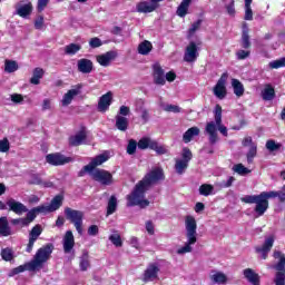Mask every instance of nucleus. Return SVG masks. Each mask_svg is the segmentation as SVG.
I'll use <instances>...</instances> for the list:
<instances>
[{"label": "nucleus", "instance_id": "1", "mask_svg": "<svg viewBox=\"0 0 285 285\" xmlns=\"http://www.w3.org/2000/svg\"><path fill=\"white\" fill-rule=\"evenodd\" d=\"M110 159L108 153L100 154L94 157L90 164L86 165L80 171L79 177H83L86 173H88L95 181H99L104 184V186H110L112 184V174L106 171L104 169H95L97 166H101V164H106Z\"/></svg>", "mask_w": 285, "mask_h": 285}, {"label": "nucleus", "instance_id": "2", "mask_svg": "<svg viewBox=\"0 0 285 285\" xmlns=\"http://www.w3.org/2000/svg\"><path fill=\"white\" fill-rule=\"evenodd\" d=\"M214 121H209L206 124L205 132L208 135L209 144L215 145L219 141V136L217 135V130L220 131V135L224 137H228V128L224 126L222 122V106L216 105L214 110Z\"/></svg>", "mask_w": 285, "mask_h": 285}, {"label": "nucleus", "instance_id": "3", "mask_svg": "<svg viewBox=\"0 0 285 285\" xmlns=\"http://www.w3.org/2000/svg\"><path fill=\"white\" fill-rule=\"evenodd\" d=\"M277 191H263L259 195H246L240 198L243 204H256L254 212L256 217H262L268 210V200L275 199Z\"/></svg>", "mask_w": 285, "mask_h": 285}, {"label": "nucleus", "instance_id": "4", "mask_svg": "<svg viewBox=\"0 0 285 285\" xmlns=\"http://www.w3.org/2000/svg\"><path fill=\"white\" fill-rule=\"evenodd\" d=\"M185 228L187 242L185 246L177 249L178 255H186V253H193V245L197 244V220L193 216H186Z\"/></svg>", "mask_w": 285, "mask_h": 285}, {"label": "nucleus", "instance_id": "5", "mask_svg": "<svg viewBox=\"0 0 285 285\" xmlns=\"http://www.w3.org/2000/svg\"><path fill=\"white\" fill-rule=\"evenodd\" d=\"M149 188L141 181H138L132 191L127 195V206H139V208H148L150 206V200L146 199V191Z\"/></svg>", "mask_w": 285, "mask_h": 285}, {"label": "nucleus", "instance_id": "6", "mask_svg": "<svg viewBox=\"0 0 285 285\" xmlns=\"http://www.w3.org/2000/svg\"><path fill=\"white\" fill-rule=\"evenodd\" d=\"M52 250H55L52 243L40 247L33 256V259L27 263L28 271H40V268H43V264L50 259Z\"/></svg>", "mask_w": 285, "mask_h": 285}, {"label": "nucleus", "instance_id": "7", "mask_svg": "<svg viewBox=\"0 0 285 285\" xmlns=\"http://www.w3.org/2000/svg\"><path fill=\"white\" fill-rule=\"evenodd\" d=\"M65 215L67 219H69L70 223L73 224L77 233L79 235H82L83 228L81 226H83V212L67 207L65 209Z\"/></svg>", "mask_w": 285, "mask_h": 285}, {"label": "nucleus", "instance_id": "8", "mask_svg": "<svg viewBox=\"0 0 285 285\" xmlns=\"http://www.w3.org/2000/svg\"><path fill=\"white\" fill-rule=\"evenodd\" d=\"M163 179H166V176L164 175V168L154 167L145 175V177L140 180V184H142L147 188H150L153 184H157V181H163Z\"/></svg>", "mask_w": 285, "mask_h": 285}, {"label": "nucleus", "instance_id": "9", "mask_svg": "<svg viewBox=\"0 0 285 285\" xmlns=\"http://www.w3.org/2000/svg\"><path fill=\"white\" fill-rule=\"evenodd\" d=\"M4 206L8 208V210L14 213L16 215H23V213H28V207L14 198L7 199Z\"/></svg>", "mask_w": 285, "mask_h": 285}, {"label": "nucleus", "instance_id": "10", "mask_svg": "<svg viewBox=\"0 0 285 285\" xmlns=\"http://www.w3.org/2000/svg\"><path fill=\"white\" fill-rule=\"evenodd\" d=\"M32 10H35V7H32V2L20 1L16 4L14 14H18V17H21V19H28V17L32 14Z\"/></svg>", "mask_w": 285, "mask_h": 285}, {"label": "nucleus", "instance_id": "11", "mask_svg": "<svg viewBox=\"0 0 285 285\" xmlns=\"http://www.w3.org/2000/svg\"><path fill=\"white\" fill-rule=\"evenodd\" d=\"M226 81H228V72H224L214 87V95L218 99L226 98Z\"/></svg>", "mask_w": 285, "mask_h": 285}, {"label": "nucleus", "instance_id": "12", "mask_svg": "<svg viewBox=\"0 0 285 285\" xmlns=\"http://www.w3.org/2000/svg\"><path fill=\"white\" fill-rule=\"evenodd\" d=\"M41 233H43V227L39 224L33 226L29 232V243L27 244V253H32V248H35V242L41 237Z\"/></svg>", "mask_w": 285, "mask_h": 285}, {"label": "nucleus", "instance_id": "13", "mask_svg": "<svg viewBox=\"0 0 285 285\" xmlns=\"http://www.w3.org/2000/svg\"><path fill=\"white\" fill-rule=\"evenodd\" d=\"M159 275V264L151 263L144 272L142 282H155Z\"/></svg>", "mask_w": 285, "mask_h": 285}, {"label": "nucleus", "instance_id": "14", "mask_svg": "<svg viewBox=\"0 0 285 285\" xmlns=\"http://www.w3.org/2000/svg\"><path fill=\"white\" fill-rule=\"evenodd\" d=\"M46 161L51 166H63L70 164L71 159L61 154H49L46 156Z\"/></svg>", "mask_w": 285, "mask_h": 285}, {"label": "nucleus", "instance_id": "15", "mask_svg": "<svg viewBox=\"0 0 285 285\" xmlns=\"http://www.w3.org/2000/svg\"><path fill=\"white\" fill-rule=\"evenodd\" d=\"M164 0H148V1H142L137 4V11L138 12H155L157 8H159V2Z\"/></svg>", "mask_w": 285, "mask_h": 285}, {"label": "nucleus", "instance_id": "16", "mask_svg": "<svg viewBox=\"0 0 285 285\" xmlns=\"http://www.w3.org/2000/svg\"><path fill=\"white\" fill-rule=\"evenodd\" d=\"M77 70L81 75H90L95 70V63L88 58H82L77 61Z\"/></svg>", "mask_w": 285, "mask_h": 285}, {"label": "nucleus", "instance_id": "17", "mask_svg": "<svg viewBox=\"0 0 285 285\" xmlns=\"http://www.w3.org/2000/svg\"><path fill=\"white\" fill-rule=\"evenodd\" d=\"M86 139H88V131L82 127L76 135L69 137V146H81L86 144Z\"/></svg>", "mask_w": 285, "mask_h": 285}, {"label": "nucleus", "instance_id": "18", "mask_svg": "<svg viewBox=\"0 0 285 285\" xmlns=\"http://www.w3.org/2000/svg\"><path fill=\"white\" fill-rule=\"evenodd\" d=\"M197 57H199V52L197 51V45L195 42H189L186 47L184 61L187 63H193L197 61Z\"/></svg>", "mask_w": 285, "mask_h": 285}, {"label": "nucleus", "instance_id": "19", "mask_svg": "<svg viewBox=\"0 0 285 285\" xmlns=\"http://www.w3.org/2000/svg\"><path fill=\"white\" fill-rule=\"evenodd\" d=\"M45 212V215H48V213H55V210H59L61 206H63V196L57 195L52 198L50 205H41Z\"/></svg>", "mask_w": 285, "mask_h": 285}, {"label": "nucleus", "instance_id": "20", "mask_svg": "<svg viewBox=\"0 0 285 285\" xmlns=\"http://www.w3.org/2000/svg\"><path fill=\"white\" fill-rule=\"evenodd\" d=\"M153 70L154 83H156V86H164L166 83V75L164 72V68H161V65H159L158 62L154 63Z\"/></svg>", "mask_w": 285, "mask_h": 285}, {"label": "nucleus", "instance_id": "21", "mask_svg": "<svg viewBox=\"0 0 285 285\" xmlns=\"http://www.w3.org/2000/svg\"><path fill=\"white\" fill-rule=\"evenodd\" d=\"M112 105V91L102 95L98 100V111L106 112Z\"/></svg>", "mask_w": 285, "mask_h": 285}, {"label": "nucleus", "instance_id": "22", "mask_svg": "<svg viewBox=\"0 0 285 285\" xmlns=\"http://www.w3.org/2000/svg\"><path fill=\"white\" fill-rule=\"evenodd\" d=\"M115 59H117L116 51H107L106 53H102L96 57V60L104 68H108V66H110V62L115 61Z\"/></svg>", "mask_w": 285, "mask_h": 285}, {"label": "nucleus", "instance_id": "23", "mask_svg": "<svg viewBox=\"0 0 285 285\" xmlns=\"http://www.w3.org/2000/svg\"><path fill=\"white\" fill-rule=\"evenodd\" d=\"M81 88H83L82 85H77L75 89L68 90V92H66L62 97V100H61L62 106L63 107L70 106L72 104V99H75V97H77V95L81 92Z\"/></svg>", "mask_w": 285, "mask_h": 285}, {"label": "nucleus", "instance_id": "24", "mask_svg": "<svg viewBox=\"0 0 285 285\" xmlns=\"http://www.w3.org/2000/svg\"><path fill=\"white\" fill-rule=\"evenodd\" d=\"M273 244H275V238L268 237L265 239V243L263 244L262 247H256V253L262 255V259H266V257H268V253H271Z\"/></svg>", "mask_w": 285, "mask_h": 285}, {"label": "nucleus", "instance_id": "25", "mask_svg": "<svg viewBox=\"0 0 285 285\" xmlns=\"http://www.w3.org/2000/svg\"><path fill=\"white\" fill-rule=\"evenodd\" d=\"M26 213L27 215L24 217V222H27V225L29 226L32 224V222H35V219H37V215H46V212H43V207L41 205L33 207L30 210L28 209Z\"/></svg>", "mask_w": 285, "mask_h": 285}, {"label": "nucleus", "instance_id": "26", "mask_svg": "<svg viewBox=\"0 0 285 285\" xmlns=\"http://www.w3.org/2000/svg\"><path fill=\"white\" fill-rule=\"evenodd\" d=\"M62 246L66 254L72 253V249L75 248V235H72L70 230L66 232L62 239Z\"/></svg>", "mask_w": 285, "mask_h": 285}, {"label": "nucleus", "instance_id": "27", "mask_svg": "<svg viewBox=\"0 0 285 285\" xmlns=\"http://www.w3.org/2000/svg\"><path fill=\"white\" fill-rule=\"evenodd\" d=\"M29 184L35 186H41L42 188H52L53 184L50 180H43L41 175L32 174L29 179Z\"/></svg>", "mask_w": 285, "mask_h": 285}, {"label": "nucleus", "instance_id": "28", "mask_svg": "<svg viewBox=\"0 0 285 285\" xmlns=\"http://www.w3.org/2000/svg\"><path fill=\"white\" fill-rule=\"evenodd\" d=\"M274 259H278V262L273 266L277 273H285V255L279 250L274 252Z\"/></svg>", "mask_w": 285, "mask_h": 285}, {"label": "nucleus", "instance_id": "29", "mask_svg": "<svg viewBox=\"0 0 285 285\" xmlns=\"http://www.w3.org/2000/svg\"><path fill=\"white\" fill-rule=\"evenodd\" d=\"M10 235H13V233L10 224L8 223V217H0V236L10 237Z\"/></svg>", "mask_w": 285, "mask_h": 285}, {"label": "nucleus", "instance_id": "30", "mask_svg": "<svg viewBox=\"0 0 285 285\" xmlns=\"http://www.w3.org/2000/svg\"><path fill=\"white\" fill-rule=\"evenodd\" d=\"M243 275L249 284L259 285V274L255 273L253 268H246L243 271Z\"/></svg>", "mask_w": 285, "mask_h": 285}, {"label": "nucleus", "instance_id": "31", "mask_svg": "<svg viewBox=\"0 0 285 285\" xmlns=\"http://www.w3.org/2000/svg\"><path fill=\"white\" fill-rule=\"evenodd\" d=\"M43 75H46V71L42 68H35L32 77L30 79V83L33 86H39L41 83V79H43Z\"/></svg>", "mask_w": 285, "mask_h": 285}, {"label": "nucleus", "instance_id": "32", "mask_svg": "<svg viewBox=\"0 0 285 285\" xmlns=\"http://www.w3.org/2000/svg\"><path fill=\"white\" fill-rule=\"evenodd\" d=\"M240 46L245 50H248V48H250V36L248 35V24H246V23L243 26Z\"/></svg>", "mask_w": 285, "mask_h": 285}, {"label": "nucleus", "instance_id": "33", "mask_svg": "<svg viewBox=\"0 0 285 285\" xmlns=\"http://www.w3.org/2000/svg\"><path fill=\"white\" fill-rule=\"evenodd\" d=\"M200 130L198 127H191L183 135V141L185 144H190L193 141V137H198Z\"/></svg>", "mask_w": 285, "mask_h": 285}, {"label": "nucleus", "instance_id": "34", "mask_svg": "<svg viewBox=\"0 0 285 285\" xmlns=\"http://www.w3.org/2000/svg\"><path fill=\"white\" fill-rule=\"evenodd\" d=\"M262 98L264 101H273V99H275V88L271 85H266L262 91Z\"/></svg>", "mask_w": 285, "mask_h": 285}, {"label": "nucleus", "instance_id": "35", "mask_svg": "<svg viewBox=\"0 0 285 285\" xmlns=\"http://www.w3.org/2000/svg\"><path fill=\"white\" fill-rule=\"evenodd\" d=\"M80 271L86 272L90 268V256L88 255V250H83L80 256L79 262Z\"/></svg>", "mask_w": 285, "mask_h": 285}, {"label": "nucleus", "instance_id": "36", "mask_svg": "<svg viewBox=\"0 0 285 285\" xmlns=\"http://www.w3.org/2000/svg\"><path fill=\"white\" fill-rule=\"evenodd\" d=\"M153 52V42L148 40H144L142 42L139 43L138 46V53L139 55H150Z\"/></svg>", "mask_w": 285, "mask_h": 285}, {"label": "nucleus", "instance_id": "37", "mask_svg": "<svg viewBox=\"0 0 285 285\" xmlns=\"http://www.w3.org/2000/svg\"><path fill=\"white\" fill-rule=\"evenodd\" d=\"M116 128L121 132H126L128 130V118L124 116H116Z\"/></svg>", "mask_w": 285, "mask_h": 285}, {"label": "nucleus", "instance_id": "38", "mask_svg": "<svg viewBox=\"0 0 285 285\" xmlns=\"http://www.w3.org/2000/svg\"><path fill=\"white\" fill-rule=\"evenodd\" d=\"M190 1L193 0H183L181 3L178 6L176 14L178 17H186L188 14V8H190Z\"/></svg>", "mask_w": 285, "mask_h": 285}, {"label": "nucleus", "instance_id": "39", "mask_svg": "<svg viewBox=\"0 0 285 285\" xmlns=\"http://www.w3.org/2000/svg\"><path fill=\"white\" fill-rule=\"evenodd\" d=\"M232 87L236 97H244V83L237 79H232Z\"/></svg>", "mask_w": 285, "mask_h": 285}, {"label": "nucleus", "instance_id": "40", "mask_svg": "<svg viewBox=\"0 0 285 285\" xmlns=\"http://www.w3.org/2000/svg\"><path fill=\"white\" fill-rule=\"evenodd\" d=\"M137 144L139 150H147V148L151 150L155 140H153L150 137H144Z\"/></svg>", "mask_w": 285, "mask_h": 285}, {"label": "nucleus", "instance_id": "41", "mask_svg": "<svg viewBox=\"0 0 285 285\" xmlns=\"http://www.w3.org/2000/svg\"><path fill=\"white\" fill-rule=\"evenodd\" d=\"M117 212V197L111 196L107 204V217Z\"/></svg>", "mask_w": 285, "mask_h": 285}, {"label": "nucleus", "instance_id": "42", "mask_svg": "<svg viewBox=\"0 0 285 285\" xmlns=\"http://www.w3.org/2000/svg\"><path fill=\"white\" fill-rule=\"evenodd\" d=\"M282 147L283 146L281 142H277L273 139L267 140L265 145V148H267L269 153H277V150H282Z\"/></svg>", "mask_w": 285, "mask_h": 285}, {"label": "nucleus", "instance_id": "43", "mask_svg": "<svg viewBox=\"0 0 285 285\" xmlns=\"http://www.w3.org/2000/svg\"><path fill=\"white\" fill-rule=\"evenodd\" d=\"M186 168H188V163L186 160L177 159L175 164V170L177 175H184L186 173Z\"/></svg>", "mask_w": 285, "mask_h": 285}, {"label": "nucleus", "instance_id": "44", "mask_svg": "<svg viewBox=\"0 0 285 285\" xmlns=\"http://www.w3.org/2000/svg\"><path fill=\"white\" fill-rule=\"evenodd\" d=\"M19 70V65L14 60H6L4 61V71L12 73Z\"/></svg>", "mask_w": 285, "mask_h": 285}, {"label": "nucleus", "instance_id": "45", "mask_svg": "<svg viewBox=\"0 0 285 285\" xmlns=\"http://www.w3.org/2000/svg\"><path fill=\"white\" fill-rule=\"evenodd\" d=\"M213 190H215V187L210 184H203L199 187V195H203L204 197H208L209 195H213Z\"/></svg>", "mask_w": 285, "mask_h": 285}, {"label": "nucleus", "instance_id": "46", "mask_svg": "<svg viewBox=\"0 0 285 285\" xmlns=\"http://www.w3.org/2000/svg\"><path fill=\"white\" fill-rule=\"evenodd\" d=\"M151 150H155L157 155L168 154V148H166L165 145H159L156 140H154V144L151 145Z\"/></svg>", "mask_w": 285, "mask_h": 285}, {"label": "nucleus", "instance_id": "47", "mask_svg": "<svg viewBox=\"0 0 285 285\" xmlns=\"http://www.w3.org/2000/svg\"><path fill=\"white\" fill-rule=\"evenodd\" d=\"M1 257L4 262H12L14 257V252H12V248L7 247L1 249Z\"/></svg>", "mask_w": 285, "mask_h": 285}, {"label": "nucleus", "instance_id": "48", "mask_svg": "<svg viewBox=\"0 0 285 285\" xmlns=\"http://www.w3.org/2000/svg\"><path fill=\"white\" fill-rule=\"evenodd\" d=\"M79 50H81V45H77V43H70L65 47V53L70 56L77 55Z\"/></svg>", "mask_w": 285, "mask_h": 285}, {"label": "nucleus", "instance_id": "49", "mask_svg": "<svg viewBox=\"0 0 285 285\" xmlns=\"http://www.w3.org/2000/svg\"><path fill=\"white\" fill-rule=\"evenodd\" d=\"M109 240L111 242V244H114V246H116V248H121L124 246L121 235H119L118 233L110 235Z\"/></svg>", "mask_w": 285, "mask_h": 285}, {"label": "nucleus", "instance_id": "50", "mask_svg": "<svg viewBox=\"0 0 285 285\" xmlns=\"http://www.w3.org/2000/svg\"><path fill=\"white\" fill-rule=\"evenodd\" d=\"M212 281L215 284H226V274L217 272L216 274L212 275Z\"/></svg>", "mask_w": 285, "mask_h": 285}, {"label": "nucleus", "instance_id": "51", "mask_svg": "<svg viewBox=\"0 0 285 285\" xmlns=\"http://www.w3.org/2000/svg\"><path fill=\"white\" fill-rule=\"evenodd\" d=\"M255 157H257V144H252L247 153V161L253 164V159H255Z\"/></svg>", "mask_w": 285, "mask_h": 285}, {"label": "nucleus", "instance_id": "52", "mask_svg": "<svg viewBox=\"0 0 285 285\" xmlns=\"http://www.w3.org/2000/svg\"><path fill=\"white\" fill-rule=\"evenodd\" d=\"M233 170L234 173H237V175H242V176L248 175L250 173V169L246 168L242 164L234 165Z\"/></svg>", "mask_w": 285, "mask_h": 285}, {"label": "nucleus", "instance_id": "53", "mask_svg": "<svg viewBox=\"0 0 285 285\" xmlns=\"http://www.w3.org/2000/svg\"><path fill=\"white\" fill-rule=\"evenodd\" d=\"M10 224L11 226H18L19 228H26L29 226L26 218H12Z\"/></svg>", "mask_w": 285, "mask_h": 285}, {"label": "nucleus", "instance_id": "54", "mask_svg": "<svg viewBox=\"0 0 285 285\" xmlns=\"http://www.w3.org/2000/svg\"><path fill=\"white\" fill-rule=\"evenodd\" d=\"M163 110H165V112H181V107L177 106V105H163L161 106Z\"/></svg>", "mask_w": 285, "mask_h": 285}, {"label": "nucleus", "instance_id": "55", "mask_svg": "<svg viewBox=\"0 0 285 285\" xmlns=\"http://www.w3.org/2000/svg\"><path fill=\"white\" fill-rule=\"evenodd\" d=\"M274 285H285V272H277L275 274Z\"/></svg>", "mask_w": 285, "mask_h": 285}, {"label": "nucleus", "instance_id": "56", "mask_svg": "<svg viewBox=\"0 0 285 285\" xmlns=\"http://www.w3.org/2000/svg\"><path fill=\"white\" fill-rule=\"evenodd\" d=\"M248 57H250V50L239 49L236 51V59H238V61H244V59H248Z\"/></svg>", "mask_w": 285, "mask_h": 285}, {"label": "nucleus", "instance_id": "57", "mask_svg": "<svg viewBox=\"0 0 285 285\" xmlns=\"http://www.w3.org/2000/svg\"><path fill=\"white\" fill-rule=\"evenodd\" d=\"M137 146H138V142H136L135 139H130L127 146V154L135 155V153H137Z\"/></svg>", "mask_w": 285, "mask_h": 285}, {"label": "nucleus", "instance_id": "58", "mask_svg": "<svg viewBox=\"0 0 285 285\" xmlns=\"http://www.w3.org/2000/svg\"><path fill=\"white\" fill-rule=\"evenodd\" d=\"M284 67H285V58H281L269 62V68L275 70H277V68H284Z\"/></svg>", "mask_w": 285, "mask_h": 285}, {"label": "nucleus", "instance_id": "59", "mask_svg": "<svg viewBox=\"0 0 285 285\" xmlns=\"http://www.w3.org/2000/svg\"><path fill=\"white\" fill-rule=\"evenodd\" d=\"M181 157H183V161H186L187 164H189L190 159H193V151H190L188 148L185 147L183 149Z\"/></svg>", "mask_w": 285, "mask_h": 285}, {"label": "nucleus", "instance_id": "60", "mask_svg": "<svg viewBox=\"0 0 285 285\" xmlns=\"http://www.w3.org/2000/svg\"><path fill=\"white\" fill-rule=\"evenodd\" d=\"M10 150V141L8 138L0 140V153H8Z\"/></svg>", "mask_w": 285, "mask_h": 285}, {"label": "nucleus", "instance_id": "61", "mask_svg": "<svg viewBox=\"0 0 285 285\" xmlns=\"http://www.w3.org/2000/svg\"><path fill=\"white\" fill-rule=\"evenodd\" d=\"M227 14L235 17V0H229V3L225 6Z\"/></svg>", "mask_w": 285, "mask_h": 285}, {"label": "nucleus", "instance_id": "62", "mask_svg": "<svg viewBox=\"0 0 285 285\" xmlns=\"http://www.w3.org/2000/svg\"><path fill=\"white\" fill-rule=\"evenodd\" d=\"M48 3H50V0H38V3H37L38 12H43V10L48 8Z\"/></svg>", "mask_w": 285, "mask_h": 285}, {"label": "nucleus", "instance_id": "63", "mask_svg": "<svg viewBox=\"0 0 285 285\" xmlns=\"http://www.w3.org/2000/svg\"><path fill=\"white\" fill-rule=\"evenodd\" d=\"M36 30H43V16H38L35 20Z\"/></svg>", "mask_w": 285, "mask_h": 285}, {"label": "nucleus", "instance_id": "64", "mask_svg": "<svg viewBox=\"0 0 285 285\" xmlns=\"http://www.w3.org/2000/svg\"><path fill=\"white\" fill-rule=\"evenodd\" d=\"M89 46H90V48H101V46H102L101 39L91 38L90 41H89Z\"/></svg>", "mask_w": 285, "mask_h": 285}]
</instances>
